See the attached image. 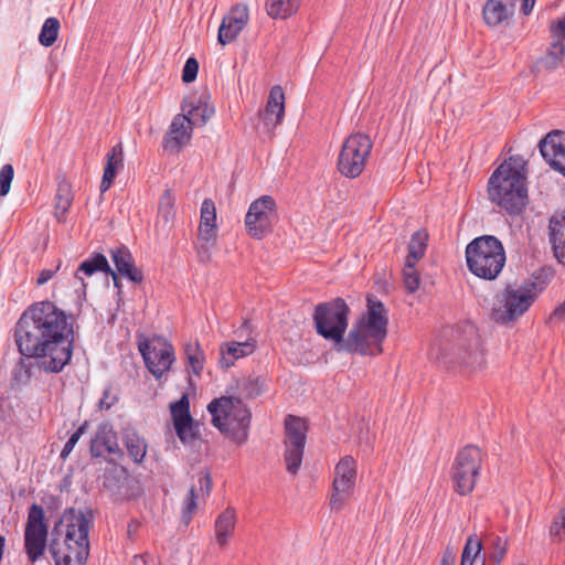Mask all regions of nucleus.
I'll list each match as a JSON object with an SVG mask.
<instances>
[{
  "label": "nucleus",
  "mask_w": 565,
  "mask_h": 565,
  "mask_svg": "<svg viewBox=\"0 0 565 565\" xmlns=\"http://www.w3.org/2000/svg\"><path fill=\"white\" fill-rule=\"evenodd\" d=\"M14 340L23 356L14 373L17 382L28 384L41 371L60 373L73 355V318L52 301L35 302L19 318Z\"/></svg>",
  "instance_id": "f257e3e1"
},
{
  "label": "nucleus",
  "mask_w": 565,
  "mask_h": 565,
  "mask_svg": "<svg viewBox=\"0 0 565 565\" xmlns=\"http://www.w3.org/2000/svg\"><path fill=\"white\" fill-rule=\"evenodd\" d=\"M367 308L353 324L347 338L350 308L341 298L316 306L313 322L317 333L334 343L337 352L377 355L387 335L388 313L384 303L374 296H367Z\"/></svg>",
  "instance_id": "f03ea898"
},
{
  "label": "nucleus",
  "mask_w": 565,
  "mask_h": 565,
  "mask_svg": "<svg viewBox=\"0 0 565 565\" xmlns=\"http://www.w3.org/2000/svg\"><path fill=\"white\" fill-rule=\"evenodd\" d=\"M66 535L63 545L56 540L50 544L55 565H85L89 555V530L93 523L92 511L70 509L65 513Z\"/></svg>",
  "instance_id": "7ed1b4c3"
},
{
  "label": "nucleus",
  "mask_w": 565,
  "mask_h": 565,
  "mask_svg": "<svg viewBox=\"0 0 565 565\" xmlns=\"http://www.w3.org/2000/svg\"><path fill=\"white\" fill-rule=\"evenodd\" d=\"M489 198L510 215H519L527 203L525 177L504 162L489 179Z\"/></svg>",
  "instance_id": "20e7f679"
},
{
  "label": "nucleus",
  "mask_w": 565,
  "mask_h": 565,
  "mask_svg": "<svg viewBox=\"0 0 565 565\" xmlns=\"http://www.w3.org/2000/svg\"><path fill=\"white\" fill-rule=\"evenodd\" d=\"M429 355L445 367H459L470 372L483 363V352L477 330L473 327L465 329L452 341L431 348Z\"/></svg>",
  "instance_id": "39448f33"
},
{
  "label": "nucleus",
  "mask_w": 565,
  "mask_h": 565,
  "mask_svg": "<svg viewBox=\"0 0 565 565\" xmlns=\"http://www.w3.org/2000/svg\"><path fill=\"white\" fill-rule=\"evenodd\" d=\"M505 260L503 244L493 235L476 237L466 247L468 269L479 278L494 280L502 271Z\"/></svg>",
  "instance_id": "423d86ee"
},
{
  "label": "nucleus",
  "mask_w": 565,
  "mask_h": 565,
  "mask_svg": "<svg viewBox=\"0 0 565 565\" xmlns=\"http://www.w3.org/2000/svg\"><path fill=\"white\" fill-rule=\"evenodd\" d=\"M207 411L212 415V424L226 436L237 443L247 439L252 414L241 398L222 396L214 398Z\"/></svg>",
  "instance_id": "0eeeda50"
},
{
  "label": "nucleus",
  "mask_w": 565,
  "mask_h": 565,
  "mask_svg": "<svg viewBox=\"0 0 565 565\" xmlns=\"http://www.w3.org/2000/svg\"><path fill=\"white\" fill-rule=\"evenodd\" d=\"M536 297L537 285L533 280L518 287L508 286L497 295L491 317L498 323L514 321L529 310Z\"/></svg>",
  "instance_id": "6e6552de"
},
{
  "label": "nucleus",
  "mask_w": 565,
  "mask_h": 565,
  "mask_svg": "<svg viewBox=\"0 0 565 565\" xmlns=\"http://www.w3.org/2000/svg\"><path fill=\"white\" fill-rule=\"evenodd\" d=\"M482 466V450L467 445L458 451L451 467V480L455 491L460 495L470 493L477 483Z\"/></svg>",
  "instance_id": "1a4fd4ad"
},
{
  "label": "nucleus",
  "mask_w": 565,
  "mask_h": 565,
  "mask_svg": "<svg viewBox=\"0 0 565 565\" xmlns=\"http://www.w3.org/2000/svg\"><path fill=\"white\" fill-rule=\"evenodd\" d=\"M372 146L369 136L364 134L350 135L344 140L338 158L339 172L351 179L359 177L365 168Z\"/></svg>",
  "instance_id": "9d476101"
},
{
  "label": "nucleus",
  "mask_w": 565,
  "mask_h": 565,
  "mask_svg": "<svg viewBox=\"0 0 565 565\" xmlns=\"http://www.w3.org/2000/svg\"><path fill=\"white\" fill-rule=\"evenodd\" d=\"M138 347L148 371L157 380L170 371L175 361L174 348L164 338L146 339L140 341Z\"/></svg>",
  "instance_id": "9b49d317"
},
{
  "label": "nucleus",
  "mask_w": 565,
  "mask_h": 565,
  "mask_svg": "<svg viewBox=\"0 0 565 565\" xmlns=\"http://www.w3.org/2000/svg\"><path fill=\"white\" fill-rule=\"evenodd\" d=\"M358 477V463L352 456H344L335 465L329 504L341 510L352 497Z\"/></svg>",
  "instance_id": "f8f14e48"
},
{
  "label": "nucleus",
  "mask_w": 565,
  "mask_h": 565,
  "mask_svg": "<svg viewBox=\"0 0 565 565\" xmlns=\"http://www.w3.org/2000/svg\"><path fill=\"white\" fill-rule=\"evenodd\" d=\"M308 430L305 419L288 415L285 419V454L286 469L296 475L301 466Z\"/></svg>",
  "instance_id": "ddd939ff"
},
{
  "label": "nucleus",
  "mask_w": 565,
  "mask_h": 565,
  "mask_svg": "<svg viewBox=\"0 0 565 565\" xmlns=\"http://www.w3.org/2000/svg\"><path fill=\"white\" fill-rule=\"evenodd\" d=\"M47 541V525L44 510L34 503L30 507L24 530V550L30 562H36L44 553Z\"/></svg>",
  "instance_id": "4468645a"
},
{
  "label": "nucleus",
  "mask_w": 565,
  "mask_h": 565,
  "mask_svg": "<svg viewBox=\"0 0 565 565\" xmlns=\"http://www.w3.org/2000/svg\"><path fill=\"white\" fill-rule=\"evenodd\" d=\"M276 203L270 195H263L250 203L245 216L247 233L256 239H262L273 231L276 221Z\"/></svg>",
  "instance_id": "2eb2a0df"
},
{
  "label": "nucleus",
  "mask_w": 565,
  "mask_h": 565,
  "mask_svg": "<svg viewBox=\"0 0 565 565\" xmlns=\"http://www.w3.org/2000/svg\"><path fill=\"white\" fill-rule=\"evenodd\" d=\"M539 149L548 166L565 177V132L552 130L540 140Z\"/></svg>",
  "instance_id": "dca6fc26"
},
{
  "label": "nucleus",
  "mask_w": 565,
  "mask_h": 565,
  "mask_svg": "<svg viewBox=\"0 0 565 565\" xmlns=\"http://www.w3.org/2000/svg\"><path fill=\"white\" fill-rule=\"evenodd\" d=\"M249 19L248 8L245 4H237L223 18L218 28L217 41L222 45L234 41L241 31L246 26Z\"/></svg>",
  "instance_id": "f3484780"
},
{
  "label": "nucleus",
  "mask_w": 565,
  "mask_h": 565,
  "mask_svg": "<svg viewBox=\"0 0 565 565\" xmlns=\"http://www.w3.org/2000/svg\"><path fill=\"white\" fill-rule=\"evenodd\" d=\"M89 451L92 457H105L115 455L121 457L122 451L118 445L117 433L108 423L98 425L94 437L90 440Z\"/></svg>",
  "instance_id": "a211bd4d"
},
{
  "label": "nucleus",
  "mask_w": 565,
  "mask_h": 565,
  "mask_svg": "<svg viewBox=\"0 0 565 565\" xmlns=\"http://www.w3.org/2000/svg\"><path fill=\"white\" fill-rule=\"evenodd\" d=\"M192 131L193 128L188 122L186 117L174 116L163 137V149L170 153H178L191 140Z\"/></svg>",
  "instance_id": "6ab92c4d"
},
{
  "label": "nucleus",
  "mask_w": 565,
  "mask_h": 565,
  "mask_svg": "<svg viewBox=\"0 0 565 565\" xmlns=\"http://www.w3.org/2000/svg\"><path fill=\"white\" fill-rule=\"evenodd\" d=\"M182 111L180 114L186 117L188 122L193 126H203L214 115V108L207 104L202 97L189 96L182 103Z\"/></svg>",
  "instance_id": "aec40b11"
},
{
  "label": "nucleus",
  "mask_w": 565,
  "mask_h": 565,
  "mask_svg": "<svg viewBox=\"0 0 565 565\" xmlns=\"http://www.w3.org/2000/svg\"><path fill=\"white\" fill-rule=\"evenodd\" d=\"M285 115V94L279 85L270 89L265 110L260 114L264 125L268 129L279 125Z\"/></svg>",
  "instance_id": "412c9836"
},
{
  "label": "nucleus",
  "mask_w": 565,
  "mask_h": 565,
  "mask_svg": "<svg viewBox=\"0 0 565 565\" xmlns=\"http://www.w3.org/2000/svg\"><path fill=\"white\" fill-rule=\"evenodd\" d=\"M515 8L508 0H487L482 17L487 25L498 26L509 22L514 15Z\"/></svg>",
  "instance_id": "4be33fe9"
},
{
  "label": "nucleus",
  "mask_w": 565,
  "mask_h": 565,
  "mask_svg": "<svg viewBox=\"0 0 565 565\" xmlns=\"http://www.w3.org/2000/svg\"><path fill=\"white\" fill-rule=\"evenodd\" d=\"M552 249L557 262L565 266V211L555 213L548 224Z\"/></svg>",
  "instance_id": "5701e85b"
},
{
  "label": "nucleus",
  "mask_w": 565,
  "mask_h": 565,
  "mask_svg": "<svg viewBox=\"0 0 565 565\" xmlns=\"http://www.w3.org/2000/svg\"><path fill=\"white\" fill-rule=\"evenodd\" d=\"M110 254L118 274L125 276L132 282H141L143 280V275L141 270L135 266L134 257L127 247H118L113 249Z\"/></svg>",
  "instance_id": "b1692460"
},
{
  "label": "nucleus",
  "mask_w": 565,
  "mask_h": 565,
  "mask_svg": "<svg viewBox=\"0 0 565 565\" xmlns=\"http://www.w3.org/2000/svg\"><path fill=\"white\" fill-rule=\"evenodd\" d=\"M198 482L199 489L194 486L191 487L182 507L181 520L184 525L190 524L192 516L198 509L199 492L209 494L212 488V480L209 473H200Z\"/></svg>",
  "instance_id": "393cba45"
},
{
  "label": "nucleus",
  "mask_w": 565,
  "mask_h": 565,
  "mask_svg": "<svg viewBox=\"0 0 565 565\" xmlns=\"http://www.w3.org/2000/svg\"><path fill=\"white\" fill-rule=\"evenodd\" d=\"M124 166L122 145H115L106 156V166L100 182V192H106L113 184L117 171Z\"/></svg>",
  "instance_id": "a878e982"
},
{
  "label": "nucleus",
  "mask_w": 565,
  "mask_h": 565,
  "mask_svg": "<svg viewBox=\"0 0 565 565\" xmlns=\"http://www.w3.org/2000/svg\"><path fill=\"white\" fill-rule=\"evenodd\" d=\"M255 350V344L250 341L244 342H228L221 347V356L218 363L221 367H231L237 359L252 354Z\"/></svg>",
  "instance_id": "bb28decb"
},
{
  "label": "nucleus",
  "mask_w": 565,
  "mask_h": 565,
  "mask_svg": "<svg viewBox=\"0 0 565 565\" xmlns=\"http://www.w3.org/2000/svg\"><path fill=\"white\" fill-rule=\"evenodd\" d=\"M236 525V511L228 507L215 520V540L223 547L227 544L230 536L234 533Z\"/></svg>",
  "instance_id": "cd10ccee"
},
{
  "label": "nucleus",
  "mask_w": 565,
  "mask_h": 565,
  "mask_svg": "<svg viewBox=\"0 0 565 565\" xmlns=\"http://www.w3.org/2000/svg\"><path fill=\"white\" fill-rule=\"evenodd\" d=\"M127 482V471L124 468L116 467L105 472L103 487L110 495L118 500L126 495L124 488Z\"/></svg>",
  "instance_id": "c85d7f7f"
},
{
  "label": "nucleus",
  "mask_w": 565,
  "mask_h": 565,
  "mask_svg": "<svg viewBox=\"0 0 565 565\" xmlns=\"http://www.w3.org/2000/svg\"><path fill=\"white\" fill-rule=\"evenodd\" d=\"M96 271L108 273L111 268L108 264L107 258L103 254H94L90 258L84 260L75 273V278L81 280L83 288L85 289L86 282L84 276H92Z\"/></svg>",
  "instance_id": "c756f323"
},
{
  "label": "nucleus",
  "mask_w": 565,
  "mask_h": 565,
  "mask_svg": "<svg viewBox=\"0 0 565 565\" xmlns=\"http://www.w3.org/2000/svg\"><path fill=\"white\" fill-rule=\"evenodd\" d=\"M301 0H266L265 10L273 19H287L295 14Z\"/></svg>",
  "instance_id": "7c9ffc66"
},
{
  "label": "nucleus",
  "mask_w": 565,
  "mask_h": 565,
  "mask_svg": "<svg viewBox=\"0 0 565 565\" xmlns=\"http://www.w3.org/2000/svg\"><path fill=\"white\" fill-rule=\"evenodd\" d=\"M124 439L128 455L134 462H142L147 454L146 440L134 430H126Z\"/></svg>",
  "instance_id": "2f4dec72"
},
{
  "label": "nucleus",
  "mask_w": 565,
  "mask_h": 565,
  "mask_svg": "<svg viewBox=\"0 0 565 565\" xmlns=\"http://www.w3.org/2000/svg\"><path fill=\"white\" fill-rule=\"evenodd\" d=\"M73 202L71 184L66 181L60 182L55 195V216L61 222Z\"/></svg>",
  "instance_id": "473e14b6"
},
{
  "label": "nucleus",
  "mask_w": 565,
  "mask_h": 565,
  "mask_svg": "<svg viewBox=\"0 0 565 565\" xmlns=\"http://www.w3.org/2000/svg\"><path fill=\"white\" fill-rule=\"evenodd\" d=\"M427 239L428 235L422 231H417L412 235L406 263L416 264L425 255Z\"/></svg>",
  "instance_id": "72a5a7b5"
},
{
  "label": "nucleus",
  "mask_w": 565,
  "mask_h": 565,
  "mask_svg": "<svg viewBox=\"0 0 565 565\" xmlns=\"http://www.w3.org/2000/svg\"><path fill=\"white\" fill-rule=\"evenodd\" d=\"M188 364L194 375L200 376L204 366V353L198 341L188 342L184 345Z\"/></svg>",
  "instance_id": "f704fd0d"
},
{
  "label": "nucleus",
  "mask_w": 565,
  "mask_h": 565,
  "mask_svg": "<svg viewBox=\"0 0 565 565\" xmlns=\"http://www.w3.org/2000/svg\"><path fill=\"white\" fill-rule=\"evenodd\" d=\"M171 416L175 430L181 429L184 422H191L193 418L190 414V402L186 395L170 405Z\"/></svg>",
  "instance_id": "c9c22d12"
},
{
  "label": "nucleus",
  "mask_w": 565,
  "mask_h": 565,
  "mask_svg": "<svg viewBox=\"0 0 565 565\" xmlns=\"http://www.w3.org/2000/svg\"><path fill=\"white\" fill-rule=\"evenodd\" d=\"M565 56V43L561 41H554L551 44L547 53L540 60L542 67L546 70L556 68Z\"/></svg>",
  "instance_id": "e433bc0d"
},
{
  "label": "nucleus",
  "mask_w": 565,
  "mask_h": 565,
  "mask_svg": "<svg viewBox=\"0 0 565 565\" xmlns=\"http://www.w3.org/2000/svg\"><path fill=\"white\" fill-rule=\"evenodd\" d=\"M60 26L58 19L47 18L39 34V42L45 47L52 46L57 39Z\"/></svg>",
  "instance_id": "4c0bfd02"
},
{
  "label": "nucleus",
  "mask_w": 565,
  "mask_h": 565,
  "mask_svg": "<svg viewBox=\"0 0 565 565\" xmlns=\"http://www.w3.org/2000/svg\"><path fill=\"white\" fill-rule=\"evenodd\" d=\"M482 550L481 541L477 535H470L465 544L460 565H473Z\"/></svg>",
  "instance_id": "58836bf2"
},
{
  "label": "nucleus",
  "mask_w": 565,
  "mask_h": 565,
  "mask_svg": "<svg viewBox=\"0 0 565 565\" xmlns=\"http://www.w3.org/2000/svg\"><path fill=\"white\" fill-rule=\"evenodd\" d=\"M159 216L169 223L174 217V198L172 196L171 190L167 189L159 200Z\"/></svg>",
  "instance_id": "ea45409f"
},
{
  "label": "nucleus",
  "mask_w": 565,
  "mask_h": 565,
  "mask_svg": "<svg viewBox=\"0 0 565 565\" xmlns=\"http://www.w3.org/2000/svg\"><path fill=\"white\" fill-rule=\"evenodd\" d=\"M239 388L245 397H257L263 392V380L259 376H248L241 382Z\"/></svg>",
  "instance_id": "a19ab883"
},
{
  "label": "nucleus",
  "mask_w": 565,
  "mask_h": 565,
  "mask_svg": "<svg viewBox=\"0 0 565 565\" xmlns=\"http://www.w3.org/2000/svg\"><path fill=\"white\" fill-rule=\"evenodd\" d=\"M508 551V541L503 537L495 536L491 541L489 559L499 565L505 557Z\"/></svg>",
  "instance_id": "79ce46f5"
},
{
  "label": "nucleus",
  "mask_w": 565,
  "mask_h": 565,
  "mask_svg": "<svg viewBox=\"0 0 565 565\" xmlns=\"http://www.w3.org/2000/svg\"><path fill=\"white\" fill-rule=\"evenodd\" d=\"M416 264L405 263L403 269V279L408 292H415L419 288L420 278L415 268Z\"/></svg>",
  "instance_id": "37998d69"
},
{
  "label": "nucleus",
  "mask_w": 565,
  "mask_h": 565,
  "mask_svg": "<svg viewBox=\"0 0 565 565\" xmlns=\"http://www.w3.org/2000/svg\"><path fill=\"white\" fill-rule=\"evenodd\" d=\"M216 209L211 199H205L201 206V221L200 225H216Z\"/></svg>",
  "instance_id": "c03bdc74"
},
{
  "label": "nucleus",
  "mask_w": 565,
  "mask_h": 565,
  "mask_svg": "<svg viewBox=\"0 0 565 565\" xmlns=\"http://www.w3.org/2000/svg\"><path fill=\"white\" fill-rule=\"evenodd\" d=\"M198 425L192 419L191 422H184L181 425V429L175 430L177 436L183 444H190L198 438Z\"/></svg>",
  "instance_id": "a18cd8bd"
},
{
  "label": "nucleus",
  "mask_w": 565,
  "mask_h": 565,
  "mask_svg": "<svg viewBox=\"0 0 565 565\" xmlns=\"http://www.w3.org/2000/svg\"><path fill=\"white\" fill-rule=\"evenodd\" d=\"M88 427V423L85 420L68 438L64 448L62 449L61 457L66 459L70 454L73 451L75 445L78 443L79 438L85 434Z\"/></svg>",
  "instance_id": "49530a36"
},
{
  "label": "nucleus",
  "mask_w": 565,
  "mask_h": 565,
  "mask_svg": "<svg viewBox=\"0 0 565 565\" xmlns=\"http://www.w3.org/2000/svg\"><path fill=\"white\" fill-rule=\"evenodd\" d=\"M14 170L11 164H4L0 170V196L9 193Z\"/></svg>",
  "instance_id": "de8ad7c7"
},
{
  "label": "nucleus",
  "mask_w": 565,
  "mask_h": 565,
  "mask_svg": "<svg viewBox=\"0 0 565 565\" xmlns=\"http://www.w3.org/2000/svg\"><path fill=\"white\" fill-rule=\"evenodd\" d=\"M216 236V225H199V239L202 242L201 247L207 249Z\"/></svg>",
  "instance_id": "09e8293b"
},
{
  "label": "nucleus",
  "mask_w": 565,
  "mask_h": 565,
  "mask_svg": "<svg viewBox=\"0 0 565 565\" xmlns=\"http://www.w3.org/2000/svg\"><path fill=\"white\" fill-rule=\"evenodd\" d=\"M550 534L559 541L565 539V508L559 512L558 516L555 518L550 529Z\"/></svg>",
  "instance_id": "8fccbe9b"
},
{
  "label": "nucleus",
  "mask_w": 565,
  "mask_h": 565,
  "mask_svg": "<svg viewBox=\"0 0 565 565\" xmlns=\"http://www.w3.org/2000/svg\"><path fill=\"white\" fill-rule=\"evenodd\" d=\"M553 271L551 268H541L536 270L529 280H533L537 285V295L545 288L546 284L552 279Z\"/></svg>",
  "instance_id": "3c124183"
},
{
  "label": "nucleus",
  "mask_w": 565,
  "mask_h": 565,
  "mask_svg": "<svg viewBox=\"0 0 565 565\" xmlns=\"http://www.w3.org/2000/svg\"><path fill=\"white\" fill-rule=\"evenodd\" d=\"M199 72V63L194 57H189L182 71V81L191 83L196 78Z\"/></svg>",
  "instance_id": "603ef678"
},
{
  "label": "nucleus",
  "mask_w": 565,
  "mask_h": 565,
  "mask_svg": "<svg viewBox=\"0 0 565 565\" xmlns=\"http://www.w3.org/2000/svg\"><path fill=\"white\" fill-rule=\"evenodd\" d=\"M118 397L113 393L111 388H105L102 398L99 399L98 406L100 409L108 411L116 402Z\"/></svg>",
  "instance_id": "864d4df0"
},
{
  "label": "nucleus",
  "mask_w": 565,
  "mask_h": 565,
  "mask_svg": "<svg viewBox=\"0 0 565 565\" xmlns=\"http://www.w3.org/2000/svg\"><path fill=\"white\" fill-rule=\"evenodd\" d=\"M551 32L555 41H565V17L551 25Z\"/></svg>",
  "instance_id": "5fc2aeb1"
},
{
  "label": "nucleus",
  "mask_w": 565,
  "mask_h": 565,
  "mask_svg": "<svg viewBox=\"0 0 565 565\" xmlns=\"http://www.w3.org/2000/svg\"><path fill=\"white\" fill-rule=\"evenodd\" d=\"M514 8L520 4V10L524 15H529L534 7L535 0H508Z\"/></svg>",
  "instance_id": "6e6d98bb"
},
{
  "label": "nucleus",
  "mask_w": 565,
  "mask_h": 565,
  "mask_svg": "<svg viewBox=\"0 0 565 565\" xmlns=\"http://www.w3.org/2000/svg\"><path fill=\"white\" fill-rule=\"evenodd\" d=\"M58 268H60V265L55 269L41 270V273L39 274L38 280H36L38 285L46 284L50 279L53 278V276L58 270Z\"/></svg>",
  "instance_id": "4d7b16f0"
},
{
  "label": "nucleus",
  "mask_w": 565,
  "mask_h": 565,
  "mask_svg": "<svg viewBox=\"0 0 565 565\" xmlns=\"http://www.w3.org/2000/svg\"><path fill=\"white\" fill-rule=\"evenodd\" d=\"M455 563H456V553L451 547H447L444 551V554H443L439 565H455Z\"/></svg>",
  "instance_id": "13d9d810"
},
{
  "label": "nucleus",
  "mask_w": 565,
  "mask_h": 565,
  "mask_svg": "<svg viewBox=\"0 0 565 565\" xmlns=\"http://www.w3.org/2000/svg\"><path fill=\"white\" fill-rule=\"evenodd\" d=\"M565 319V300L554 309L550 316V321H562Z\"/></svg>",
  "instance_id": "bf43d9fd"
},
{
  "label": "nucleus",
  "mask_w": 565,
  "mask_h": 565,
  "mask_svg": "<svg viewBox=\"0 0 565 565\" xmlns=\"http://www.w3.org/2000/svg\"><path fill=\"white\" fill-rule=\"evenodd\" d=\"M130 565H153V561L146 558L145 555H135L130 562Z\"/></svg>",
  "instance_id": "052dcab7"
},
{
  "label": "nucleus",
  "mask_w": 565,
  "mask_h": 565,
  "mask_svg": "<svg viewBox=\"0 0 565 565\" xmlns=\"http://www.w3.org/2000/svg\"><path fill=\"white\" fill-rule=\"evenodd\" d=\"M107 274L111 275L115 287H117L118 290L120 291L121 285L119 282V278H118L117 273L111 269V271H108Z\"/></svg>",
  "instance_id": "680f3d73"
}]
</instances>
